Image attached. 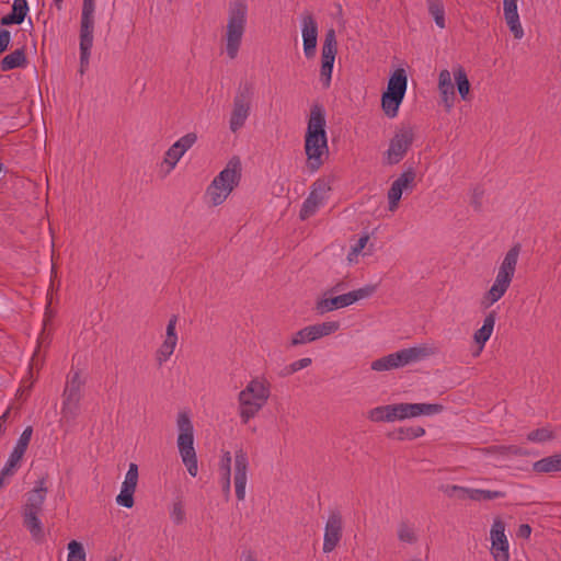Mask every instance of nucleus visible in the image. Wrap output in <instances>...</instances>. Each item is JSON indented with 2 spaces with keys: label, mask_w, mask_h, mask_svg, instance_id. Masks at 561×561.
<instances>
[{
  "label": "nucleus",
  "mask_w": 561,
  "mask_h": 561,
  "mask_svg": "<svg viewBox=\"0 0 561 561\" xmlns=\"http://www.w3.org/2000/svg\"><path fill=\"white\" fill-rule=\"evenodd\" d=\"M250 461L248 453L237 448L233 456L229 450H221L218 461V472L222 492L229 494L231 478H233L234 492L238 501H244L249 478Z\"/></svg>",
  "instance_id": "obj_1"
},
{
  "label": "nucleus",
  "mask_w": 561,
  "mask_h": 561,
  "mask_svg": "<svg viewBox=\"0 0 561 561\" xmlns=\"http://www.w3.org/2000/svg\"><path fill=\"white\" fill-rule=\"evenodd\" d=\"M249 4L247 0H231L226 24L222 28V53L231 60L239 56L248 26Z\"/></svg>",
  "instance_id": "obj_2"
},
{
  "label": "nucleus",
  "mask_w": 561,
  "mask_h": 561,
  "mask_svg": "<svg viewBox=\"0 0 561 561\" xmlns=\"http://www.w3.org/2000/svg\"><path fill=\"white\" fill-rule=\"evenodd\" d=\"M243 165L238 156L231 157L225 167L210 181L205 190V201L209 206L222 205L242 180Z\"/></svg>",
  "instance_id": "obj_3"
},
{
  "label": "nucleus",
  "mask_w": 561,
  "mask_h": 561,
  "mask_svg": "<svg viewBox=\"0 0 561 561\" xmlns=\"http://www.w3.org/2000/svg\"><path fill=\"white\" fill-rule=\"evenodd\" d=\"M325 127L327 121L321 107H314L310 113L305 136L307 162L312 171L323 164L329 153Z\"/></svg>",
  "instance_id": "obj_4"
},
{
  "label": "nucleus",
  "mask_w": 561,
  "mask_h": 561,
  "mask_svg": "<svg viewBox=\"0 0 561 561\" xmlns=\"http://www.w3.org/2000/svg\"><path fill=\"white\" fill-rule=\"evenodd\" d=\"M271 383L264 377L252 378L238 394V413L243 424L249 423L267 403Z\"/></svg>",
  "instance_id": "obj_5"
},
{
  "label": "nucleus",
  "mask_w": 561,
  "mask_h": 561,
  "mask_svg": "<svg viewBox=\"0 0 561 561\" xmlns=\"http://www.w3.org/2000/svg\"><path fill=\"white\" fill-rule=\"evenodd\" d=\"M518 256V245L511 248L504 255L496 270L494 280L492 282L490 288L482 296L481 305L484 308H490L500 301L511 287L515 276Z\"/></svg>",
  "instance_id": "obj_6"
},
{
  "label": "nucleus",
  "mask_w": 561,
  "mask_h": 561,
  "mask_svg": "<svg viewBox=\"0 0 561 561\" xmlns=\"http://www.w3.org/2000/svg\"><path fill=\"white\" fill-rule=\"evenodd\" d=\"M46 494L45 481L39 480L34 489L26 494L25 503L22 506L23 524L36 541L44 539V527L39 514L43 511Z\"/></svg>",
  "instance_id": "obj_7"
},
{
  "label": "nucleus",
  "mask_w": 561,
  "mask_h": 561,
  "mask_svg": "<svg viewBox=\"0 0 561 561\" xmlns=\"http://www.w3.org/2000/svg\"><path fill=\"white\" fill-rule=\"evenodd\" d=\"M178 438L176 446L183 465L190 476L195 478L198 474V462L194 447V425L191 414L181 411L176 415Z\"/></svg>",
  "instance_id": "obj_8"
},
{
  "label": "nucleus",
  "mask_w": 561,
  "mask_h": 561,
  "mask_svg": "<svg viewBox=\"0 0 561 561\" xmlns=\"http://www.w3.org/2000/svg\"><path fill=\"white\" fill-rule=\"evenodd\" d=\"M95 0H83L80 21V70L89 66L93 46Z\"/></svg>",
  "instance_id": "obj_9"
},
{
  "label": "nucleus",
  "mask_w": 561,
  "mask_h": 561,
  "mask_svg": "<svg viewBox=\"0 0 561 561\" xmlns=\"http://www.w3.org/2000/svg\"><path fill=\"white\" fill-rule=\"evenodd\" d=\"M334 182L335 176L330 174L319 178L312 184L310 194L305 199L300 209V218L302 220L314 215L316 211L325 204Z\"/></svg>",
  "instance_id": "obj_10"
},
{
  "label": "nucleus",
  "mask_w": 561,
  "mask_h": 561,
  "mask_svg": "<svg viewBox=\"0 0 561 561\" xmlns=\"http://www.w3.org/2000/svg\"><path fill=\"white\" fill-rule=\"evenodd\" d=\"M81 385L80 375L73 371L67 379L66 387L62 394L61 404V419L62 423H71L79 414L80 399H81Z\"/></svg>",
  "instance_id": "obj_11"
},
{
  "label": "nucleus",
  "mask_w": 561,
  "mask_h": 561,
  "mask_svg": "<svg viewBox=\"0 0 561 561\" xmlns=\"http://www.w3.org/2000/svg\"><path fill=\"white\" fill-rule=\"evenodd\" d=\"M374 293V287L366 286L335 297H323L317 301V311L320 314L331 312L354 305L355 302L368 298Z\"/></svg>",
  "instance_id": "obj_12"
},
{
  "label": "nucleus",
  "mask_w": 561,
  "mask_h": 561,
  "mask_svg": "<svg viewBox=\"0 0 561 561\" xmlns=\"http://www.w3.org/2000/svg\"><path fill=\"white\" fill-rule=\"evenodd\" d=\"M197 136L194 133H188L179 138L164 153L162 161L159 164V173L162 176L169 175L178 165L182 157L194 146Z\"/></svg>",
  "instance_id": "obj_13"
},
{
  "label": "nucleus",
  "mask_w": 561,
  "mask_h": 561,
  "mask_svg": "<svg viewBox=\"0 0 561 561\" xmlns=\"http://www.w3.org/2000/svg\"><path fill=\"white\" fill-rule=\"evenodd\" d=\"M337 53V42L335 31H327L321 49V67L319 80L322 87L328 88L331 83L333 66Z\"/></svg>",
  "instance_id": "obj_14"
},
{
  "label": "nucleus",
  "mask_w": 561,
  "mask_h": 561,
  "mask_svg": "<svg viewBox=\"0 0 561 561\" xmlns=\"http://www.w3.org/2000/svg\"><path fill=\"white\" fill-rule=\"evenodd\" d=\"M416 172L413 168L405 169L390 185L387 199L388 209L396 211L404 193L412 192L415 187Z\"/></svg>",
  "instance_id": "obj_15"
},
{
  "label": "nucleus",
  "mask_w": 561,
  "mask_h": 561,
  "mask_svg": "<svg viewBox=\"0 0 561 561\" xmlns=\"http://www.w3.org/2000/svg\"><path fill=\"white\" fill-rule=\"evenodd\" d=\"M390 407L393 422L421 415H435L443 411V405L437 403H396L390 404Z\"/></svg>",
  "instance_id": "obj_16"
},
{
  "label": "nucleus",
  "mask_w": 561,
  "mask_h": 561,
  "mask_svg": "<svg viewBox=\"0 0 561 561\" xmlns=\"http://www.w3.org/2000/svg\"><path fill=\"white\" fill-rule=\"evenodd\" d=\"M408 87V77L404 69L399 68L391 75L387 90L381 98V105H400Z\"/></svg>",
  "instance_id": "obj_17"
},
{
  "label": "nucleus",
  "mask_w": 561,
  "mask_h": 561,
  "mask_svg": "<svg viewBox=\"0 0 561 561\" xmlns=\"http://www.w3.org/2000/svg\"><path fill=\"white\" fill-rule=\"evenodd\" d=\"M413 141L411 129H401L391 138L388 149L385 152V162L389 165L399 163L405 156Z\"/></svg>",
  "instance_id": "obj_18"
},
{
  "label": "nucleus",
  "mask_w": 561,
  "mask_h": 561,
  "mask_svg": "<svg viewBox=\"0 0 561 561\" xmlns=\"http://www.w3.org/2000/svg\"><path fill=\"white\" fill-rule=\"evenodd\" d=\"M491 554L495 561L510 560V542L505 534V524L495 518L490 530Z\"/></svg>",
  "instance_id": "obj_19"
},
{
  "label": "nucleus",
  "mask_w": 561,
  "mask_h": 561,
  "mask_svg": "<svg viewBox=\"0 0 561 561\" xmlns=\"http://www.w3.org/2000/svg\"><path fill=\"white\" fill-rule=\"evenodd\" d=\"M178 317L172 316L167 324L165 332L161 335V344L156 352V360L159 365H162L170 360L173 355L179 336L176 333Z\"/></svg>",
  "instance_id": "obj_20"
},
{
  "label": "nucleus",
  "mask_w": 561,
  "mask_h": 561,
  "mask_svg": "<svg viewBox=\"0 0 561 561\" xmlns=\"http://www.w3.org/2000/svg\"><path fill=\"white\" fill-rule=\"evenodd\" d=\"M304 54L307 58L316 55L318 43V24L310 13H305L300 19Z\"/></svg>",
  "instance_id": "obj_21"
},
{
  "label": "nucleus",
  "mask_w": 561,
  "mask_h": 561,
  "mask_svg": "<svg viewBox=\"0 0 561 561\" xmlns=\"http://www.w3.org/2000/svg\"><path fill=\"white\" fill-rule=\"evenodd\" d=\"M343 519L339 513H331L327 519L323 535V552H332L341 541Z\"/></svg>",
  "instance_id": "obj_22"
},
{
  "label": "nucleus",
  "mask_w": 561,
  "mask_h": 561,
  "mask_svg": "<svg viewBox=\"0 0 561 561\" xmlns=\"http://www.w3.org/2000/svg\"><path fill=\"white\" fill-rule=\"evenodd\" d=\"M518 0H503V13L505 22L516 39H522L525 35L518 14Z\"/></svg>",
  "instance_id": "obj_23"
},
{
  "label": "nucleus",
  "mask_w": 561,
  "mask_h": 561,
  "mask_svg": "<svg viewBox=\"0 0 561 561\" xmlns=\"http://www.w3.org/2000/svg\"><path fill=\"white\" fill-rule=\"evenodd\" d=\"M435 353V348L427 344H420L398 351L401 367L419 363Z\"/></svg>",
  "instance_id": "obj_24"
},
{
  "label": "nucleus",
  "mask_w": 561,
  "mask_h": 561,
  "mask_svg": "<svg viewBox=\"0 0 561 561\" xmlns=\"http://www.w3.org/2000/svg\"><path fill=\"white\" fill-rule=\"evenodd\" d=\"M456 492L459 493V497H461V499H470V500H474V501L492 500V499H496L502 495L497 491L469 489V488L459 486V485H451L446 489V493L448 495H453Z\"/></svg>",
  "instance_id": "obj_25"
},
{
  "label": "nucleus",
  "mask_w": 561,
  "mask_h": 561,
  "mask_svg": "<svg viewBox=\"0 0 561 561\" xmlns=\"http://www.w3.org/2000/svg\"><path fill=\"white\" fill-rule=\"evenodd\" d=\"M453 76L455 80V90L457 89L460 101L469 103L472 101L470 88L471 84L468 79V75L465 68L460 65H456L453 67Z\"/></svg>",
  "instance_id": "obj_26"
},
{
  "label": "nucleus",
  "mask_w": 561,
  "mask_h": 561,
  "mask_svg": "<svg viewBox=\"0 0 561 561\" xmlns=\"http://www.w3.org/2000/svg\"><path fill=\"white\" fill-rule=\"evenodd\" d=\"M453 70L443 69L438 73L437 89L442 100L445 103L455 101V82L453 81Z\"/></svg>",
  "instance_id": "obj_27"
},
{
  "label": "nucleus",
  "mask_w": 561,
  "mask_h": 561,
  "mask_svg": "<svg viewBox=\"0 0 561 561\" xmlns=\"http://www.w3.org/2000/svg\"><path fill=\"white\" fill-rule=\"evenodd\" d=\"M494 325H495V313L490 312L489 314H486L484 317L482 327L480 329H478L473 334V341L478 345L477 354H479L483 350L485 343L490 340V337L494 331Z\"/></svg>",
  "instance_id": "obj_28"
},
{
  "label": "nucleus",
  "mask_w": 561,
  "mask_h": 561,
  "mask_svg": "<svg viewBox=\"0 0 561 561\" xmlns=\"http://www.w3.org/2000/svg\"><path fill=\"white\" fill-rule=\"evenodd\" d=\"M369 242V236L367 233L360 236L350 249L347 254V261L351 264H356L359 262L360 256L370 255L371 248H367Z\"/></svg>",
  "instance_id": "obj_29"
},
{
  "label": "nucleus",
  "mask_w": 561,
  "mask_h": 561,
  "mask_svg": "<svg viewBox=\"0 0 561 561\" xmlns=\"http://www.w3.org/2000/svg\"><path fill=\"white\" fill-rule=\"evenodd\" d=\"M533 468L538 473H553L561 471V453L536 461Z\"/></svg>",
  "instance_id": "obj_30"
},
{
  "label": "nucleus",
  "mask_w": 561,
  "mask_h": 561,
  "mask_svg": "<svg viewBox=\"0 0 561 561\" xmlns=\"http://www.w3.org/2000/svg\"><path fill=\"white\" fill-rule=\"evenodd\" d=\"M430 15L433 18L435 25L444 30L446 27V12L443 0H426Z\"/></svg>",
  "instance_id": "obj_31"
},
{
  "label": "nucleus",
  "mask_w": 561,
  "mask_h": 561,
  "mask_svg": "<svg viewBox=\"0 0 561 561\" xmlns=\"http://www.w3.org/2000/svg\"><path fill=\"white\" fill-rule=\"evenodd\" d=\"M371 369L375 371H387L401 368L398 352L380 357L371 362Z\"/></svg>",
  "instance_id": "obj_32"
},
{
  "label": "nucleus",
  "mask_w": 561,
  "mask_h": 561,
  "mask_svg": "<svg viewBox=\"0 0 561 561\" xmlns=\"http://www.w3.org/2000/svg\"><path fill=\"white\" fill-rule=\"evenodd\" d=\"M314 341L329 336L340 330L341 324L339 321L330 320L321 323L309 325Z\"/></svg>",
  "instance_id": "obj_33"
},
{
  "label": "nucleus",
  "mask_w": 561,
  "mask_h": 561,
  "mask_svg": "<svg viewBox=\"0 0 561 561\" xmlns=\"http://www.w3.org/2000/svg\"><path fill=\"white\" fill-rule=\"evenodd\" d=\"M367 417L371 422H376V423H379V422L392 423L393 422L390 404L376 407V408L369 410L367 413Z\"/></svg>",
  "instance_id": "obj_34"
},
{
  "label": "nucleus",
  "mask_w": 561,
  "mask_h": 561,
  "mask_svg": "<svg viewBox=\"0 0 561 561\" xmlns=\"http://www.w3.org/2000/svg\"><path fill=\"white\" fill-rule=\"evenodd\" d=\"M397 536H398V539L404 543L411 545V543L416 542V540H417L415 527L408 522H401L398 525Z\"/></svg>",
  "instance_id": "obj_35"
},
{
  "label": "nucleus",
  "mask_w": 561,
  "mask_h": 561,
  "mask_svg": "<svg viewBox=\"0 0 561 561\" xmlns=\"http://www.w3.org/2000/svg\"><path fill=\"white\" fill-rule=\"evenodd\" d=\"M25 62V55L23 50L16 49L7 55L1 61V69L8 71L21 67Z\"/></svg>",
  "instance_id": "obj_36"
},
{
  "label": "nucleus",
  "mask_w": 561,
  "mask_h": 561,
  "mask_svg": "<svg viewBox=\"0 0 561 561\" xmlns=\"http://www.w3.org/2000/svg\"><path fill=\"white\" fill-rule=\"evenodd\" d=\"M311 342H314V339L310 327L307 325L291 335L289 345L296 347Z\"/></svg>",
  "instance_id": "obj_37"
},
{
  "label": "nucleus",
  "mask_w": 561,
  "mask_h": 561,
  "mask_svg": "<svg viewBox=\"0 0 561 561\" xmlns=\"http://www.w3.org/2000/svg\"><path fill=\"white\" fill-rule=\"evenodd\" d=\"M170 518L175 525H182L186 520L185 507L181 500L172 503L170 507Z\"/></svg>",
  "instance_id": "obj_38"
},
{
  "label": "nucleus",
  "mask_w": 561,
  "mask_h": 561,
  "mask_svg": "<svg viewBox=\"0 0 561 561\" xmlns=\"http://www.w3.org/2000/svg\"><path fill=\"white\" fill-rule=\"evenodd\" d=\"M67 561H85L87 554L81 542L71 540L68 543Z\"/></svg>",
  "instance_id": "obj_39"
},
{
  "label": "nucleus",
  "mask_w": 561,
  "mask_h": 561,
  "mask_svg": "<svg viewBox=\"0 0 561 561\" xmlns=\"http://www.w3.org/2000/svg\"><path fill=\"white\" fill-rule=\"evenodd\" d=\"M138 466L135 462H130L121 486L136 491L138 484Z\"/></svg>",
  "instance_id": "obj_40"
},
{
  "label": "nucleus",
  "mask_w": 561,
  "mask_h": 561,
  "mask_svg": "<svg viewBox=\"0 0 561 561\" xmlns=\"http://www.w3.org/2000/svg\"><path fill=\"white\" fill-rule=\"evenodd\" d=\"M552 437H553V433L549 427H541V428H537V430H534L530 433H528L527 440L531 442V443L541 444V443H546V442L552 439Z\"/></svg>",
  "instance_id": "obj_41"
},
{
  "label": "nucleus",
  "mask_w": 561,
  "mask_h": 561,
  "mask_svg": "<svg viewBox=\"0 0 561 561\" xmlns=\"http://www.w3.org/2000/svg\"><path fill=\"white\" fill-rule=\"evenodd\" d=\"M249 116L248 107H236L230 118V128L236 131L241 128Z\"/></svg>",
  "instance_id": "obj_42"
},
{
  "label": "nucleus",
  "mask_w": 561,
  "mask_h": 561,
  "mask_svg": "<svg viewBox=\"0 0 561 561\" xmlns=\"http://www.w3.org/2000/svg\"><path fill=\"white\" fill-rule=\"evenodd\" d=\"M134 494H135V490L121 486V491H119L118 495L116 496V503L119 506H123L126 508H131L135 503Z\"/></svg>",
  "instance_id": "obj_43"
},
{
  "label": "nucleus",
  "mask_w": 561,
  "mask_h": 561,
  "mask_svg": "<svg viewBox=\"0 0 561 561\" xmlns=\"http://www.w3.org/2000/svg\"><path fill=\"white\" fill-rule=\"evenodd\" d=\"M311 363H312V359L309 357H304L298 360H295V362L290 363L288 366H286V368L284 369V375L285 376L293 375L301 369L309 367L311 365Z\"/></svg>",
  "instance_id": "obj_44"
},
{
  "label": "nucleus",
  "mask_w": 561,
  "mask_h": 561,
  "mask_svg": "<svg viewBox=\"0 0 561 561\" xmlns=\"http://www.w3.org/2000/svg\"><path fill=\"white\" fill-rule=\"evenodd\" d=\"M22 459L23 458L11 453L1 470H3L4 473H9L13 477L15 474V472L18 471V469L20 468Z\"/></svg>",
  "instance_id": "obj_45"
},
{
  "label": "nucleus",
  "mask_w": 561,
  "mask_h": 561,
  "mask_svg": "<svg viewBox=\"0 0 561 561\" xmlns=\"http://www.w3.org/2000/svg\"><path fill=\"white\" fill-rule=\"evenodd\" d=\"M28 12V5L26 0H14L12 4V13L23 22Z\"/></svg>",
  "instance_id": "obj_46"
},
{
  "label": "nucleus",
  "mask_w": 561,
  "mask_h": 561,
  "mask_svg": "<svg viewBox=\"0 0 561 561\" xmlns=\"http://www.w3.org/2000/svg\"><path fill=\"white\" fill-rule=\"evenodd\" d=\"M402 437L413 439L425 434V430L421 426H412L401 431Z\"/></svg>",
  "instance_id": "obj_47"
},
{
  "label": "nucleus",
  "mask_w": 561,
  "mask_h": 561,
  "mask_svg": "<svg viewBox=\"0 0 561 561\" xmlns=\"http://www.w3.org/2000/svg\"><path fill=\"white\" fill-rule=\"evenodd\" d=\"M10 39H11L10 32L4 28H0V54L7 49L9 43H10Z\"/></svg>",
  "instance_id": "obj_48"
},
{
  "label": "nucleus",
  "mask_w": 561,
  "mask_h": 561,
  "mask_svg": "<svg viewBox=\"0 0 561 561\" xmlns=\"http://www.w3.org/2000/svg\"><path fill=\"white\" fill-rule=\"evenodd\" d=\"M32 434H33V430H32V427H31V426H27V427L22 432V434L20 435V437H19V439H18V440H19V442H21V443H24V444L28 445V444H30V442H31V438H32Z\"/></svg>",
  "instance_id": "obj_49"
},
{
  "label": "nucleus",
  "mask_w": 561,
  "mask_h": 561,
  "mask_svg": "<svg viewBox=\"0 0 561 561\" xmlns=\"http://www.w3.org/2000/svg\"><path fill=\"white\" fill-rule=\"evenodd\" d=\"M22 22L11 12L1 19L2 25L21 24Z\"/></svg>",
  "instance_id": "obj_50"
},
{
  "label": "nucleus",
  "mask_w": 561,
  "mask_h": 561,
  "mask_svg": "<svg viewBox=\"0 0 561 561\" xmlns=\"http://www.w3.org/2000/svg\"><path fill=\"white\" fill-rule=\"evenodd\" d=\"M27 446H28V445H26V444L21 443V442H19V440H18V442H16V444H15V446H14V448H13V450H12L11 453H13V454H15L16 456H19V457L23 458V456H24V454H25V451H26V449H27Z\"/></svg>",
  "instance_id": "obj_51"
},
{
  "label": "nucleus",
  "mask_w": 561,
  "mask_h": 561,
  "mask_svg": "<svg viewBox=\"0 0 561 561\" xmlns=\"http://www.w3.org/2000/svg\"><path fill=\"white\" fill-rule=\"evenodd\" d=\"M531 534V528L527 524H523L519 526L517 535L523 538H528Z\"/></svg>",
  "instance_id": "obj_52"
},
{
  "label": "nucleus",
  "mask_w": 561,
  "mask_h": 561,
  "mask_svg": "<svg viewBox=\"0 0 561 561\" xmlns=\"http://www.w3.org/2000/svg\"><path fill=\"white\" fill-rule=\"evenodd\" d=\"M12 476L9 474V473H4L3 470L0 471V490L9 483V481L11 480Z\"/></svg>",
  "instance_id": "obj_53"
},
{
  "label": "nucleus",
  "mask_w": 561,
  "mask_h": 561,
  "mask_svg": "<svg viewBox=\"0 0 561 561\" xmlns=\"http://www.w3.org/2000/svg\"><path fill=\"white\" fill-rule=\"evenodd\" d=\"M383 108H385V114L390 118H393L398 115L399 107H383Z\"/></svg>",
  "instance_id": "obj_54"
},
{
  "label": "nucleus",
  "mask_w": 561,
  "mask_h": 561,
  "mask_svg": "<svg viewBox=\"0 0 561 561\" xmlns=\"http://www.w3.org/2000/svg\"><path fill=\"white\" fill-rule=\"evenodd\" d=\"M62 2L64 0H54V3L56 4V7L60 10L61 7H62Z\"/></svg>",
  "instance_id": "obj_55"
},
{
  "label": "nucleus",
  "mask_w": 561,
  "mask_h": 561,
  "mask_svg": "<svg viewBox=\"0 0 561 561\" xmlns=\"http://www.w3.org/2000/svg\"><path fill=\"white\" fill-rule=\"evenodd\" d=\"M508 450H510V451H513V453H515V454L518 451V450H517L516 448H514V447H510V448H508Z\"/></svg>",
  "instance_id": "obj_56"
},
{
  "label": "nucleus",
  "mask_w": 561,
  "mask_h": 561,
  "mask_svg": "<svg viewBox=\"0 0 561 561\" xmlns=\"http://www.w3.org/2000/svg\"><path fill=\"white\" fill-rule=\"evenodd\" d=\"M112 561H116V560H112Z\"/></svg>",
  "instance_id": "obj_57"
}]
</instances>
